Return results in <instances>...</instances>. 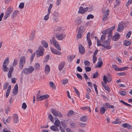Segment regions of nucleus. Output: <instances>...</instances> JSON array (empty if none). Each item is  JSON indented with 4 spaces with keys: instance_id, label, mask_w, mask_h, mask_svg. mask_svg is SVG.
<instances>
[{
    "instance_id": "62",
    "label": "nucleus",
    "mask_w": 132,
    "mask_h": 132,
    "mask_svg": "<svg viewBox=\"0 0 132 132\" xmlns=\"http://www.w3.org/2000/svg\"><path fill=\"white\" fill-rule=\"evenodd\" d=\"M10 108L9 107H7V108L6 109L5 111V113L6 114H7L10 111Z\"/></svg>"
},
{
    "instance_id": "61",
    "label": "nucleus",
    "mask_w": 132,
    "mask_h": 132,
    "mask_svg": "<svg viewBox=\"0 0 132 132\" xmlns=\"http://www.w3.org/2000/svg\"><path fill=\"white\" fill-rule=\"evenodd\" d=\"M132 3V0H129L126 3V6H127Z\"/></svg>"
},
{
    "instance_id": "10",
    "label": "nucleus",
    "mask_w": 132,
    "mask_h": 132,
    "mask_svg": "<svg viewBox=\"0 0 132 132\" xmlns=\"http://www.w3.org/2000/svg\"><path fill=\"white\" fill-rule=\"evenodd\" d=\"M79 51L81 54H84L85 52V49L84 46L81 44L79 46Z\"/></svg>"
},
{
    "instance_id": "32",
    "label": "nucleus",
    "mask_w": 132,
    "mask_h": 132,
    "mask_svg": "<svg viewBox=\"0 0 132 132\" xmlns=\"http://www.w3.org/2000/svg\"><path fill=\"white\" fill-rule=\"evenodd\" d=\"M103 86L104 87V88L106 90H107L108 92H110V89L109 88V87L108 86L106 85L105 84H103Z\"/></svg>"
},
{
    "instance_id": "31",
    "label": "nucleus",
    "mask_w": 132,
    "mask_h": 132,
    "mask_svg": "<svg viewBox=\"0 0 132 132\" xmlns=\"http://www.w3.org/2000/svg\"><path fill=\"white\" fill-rule=\"evenodd\" d=\"M84 30L85 28L83 26H81L79 28L78 32L82 33L84 31Z\"/></svg>"
},
{
    "instance_id": "42",
    "label": "nucleus",
    "mask_w": 132,
    "mask_h": 132,
    "mask_svg": "<svg viewBox=\"0 0 132 132\" xmlns=\"http://www.w3.org/2000/svg\"><path fill=\"white\" fill-rule=\"evenodd\" d=\"M43 96V95L39 96L37 98V100L38 101H41L44 100Z\"/></svg>"
},
{
    "instance_id": "59",
    "label": "nucleus",
    "mask_w": 132,
    "mask_h": 132,
    "mask_svg": "<svg viewBox=\"0 0 132 132\" xmlns=\"http://www.w3.org/2000/svg\"><path fill=\"white\" fill-rule=\"evenodd\" d=\"M97 57L95 56H93V63H95Z\"/></svg>"
},
{
    "instance_id": "47",
    "label": "nucleus",
    "mask_w": 132,
    "mask_h": 132,
    "mask_svg": "<svg viewBox=\"0 0 132 132\" xmlns=\"http://www.w3.org/2000/svg\"><path fill=\"white\" fill-rule=\"evenodd\" d=\"M53 4H50V6L49 7V8L48 10V12L49 13H51V10L53 7Z\"/></svg>"
},
{
    "instance_id": "26",
    "label": "nucleus",
    "mask_w": 132,
    "mask_h": 132,
    "mask_svg": "<svg viewBox=\"0 0 132 132\" xmlns=\"http://www.w3.org/2000/svg\"><path fill=\"white\" fill-rule=\"evenodd\" d=\"M13 11V9L11 7H9L7 9V11L6 13L10 15V14Z\"/></svg>"
},
{
    "instance_id": "33",
    "label": "nucleus",
    "mask_w": 132,
    "mask_h": 132,
    "mask_svg": "<svg viewBox=\"0 0 132 132\" xmlns=\"http://www.w3.org/2000/svg\"><path fill=\"white\" fill-rule=\"evenodd\" d=\"M18 63V59L15 58L14 60L13 63V65L14 67Z\"/></svg>"
},
{
    "instance_id": "6",
    "label": "nucleus",
    "mask_w": 132,
    "mask_h": 132,
    "mask_svg": "<svg viewBox=\"0 0 132 132\" xmlns=\"http://www.w3.org/2000/svg\"><path fill=\"white\" fill-rule=\"evenodd\" d=\"M125 24L123 22H120L118 25L117 31L119 32L121 31L124 29Z\"/></svg>"
},
{
    "instance_id": "18",
    "label": "nucleus",
    "mask_w": 132,
    "mask_h": 132,
    "mask_svg": "<svg viewBox=\"0 0 132 132\" xmlns=\"http://www.w3.org/2000/svg\"><path fill=\"white\" fill-rule=\"evenodd\" d=\"M122 126L124 128H126L129 129H132V126L127 123H125L122 124Z\"/></svg>"
},
{
    "instance_id": "48",
    "label": "nucleus",
    "mask_w": 132,
    "mask_h": 132,
    "mask_svg": "<svg viewBox=\"0 0 132 132\" xmlns=\"http://www.w3.org/2000/svg\"><path fill=\"white\" fill-rule=\"evenodd\" d=\"M98 73L97 72H96L94 74V75L93 76V78H97L98 77Z\"/></svg>"
},
{
    "instance_id": "53",
    "label": "nucleus",
    "mask_w": 132,
    "mask_h": 132,
    "mask_svg": "<svg viewBox=\"0 0 132 132\" xmlns=\"http://www.w3.org/2000/svg\"><path fill=\"white\" fill-rule=\"evenodd\" d=\"M112 67L116 71H118V68H117V66L115 65H112Z\"/></svg>"
},
{
    "instance_id": "55",
    "label": "nucleus",
    "mask_w": 132,
    "mask_h": 132,
    "mask_svg": "<svg viewBox=\"0 0 132 132\" xmlns=\"http://www.w3.org/2000/svg\"><path fill=\"white\" fill-rule=\"evenodd\" d=\"M84 77L86 80H89V79L88 77L87 76L86 74L85 73H84Z\"/></svg>"
},
{
    "instance_id": "39",
    "label": "nucleus",
    "mask_w": 132,
    "mask_h": 132,
    "mask_svg": "<svg viewBox=\"0 0 132 132\" xmlns=\"http://www.w3.org/2000/svg\"><path fill=\"white\" fill-rule=\"evenodd\" d=\"M45 70L49 72L50 70V68L49 66L48 65H46L45 68Z\"/></svg>"
},
{
    "instance_id": "38",
    "label": "nucleus",
    "mask_w": 132,
    "mask_h": 132,
    "mask_svg": "<svg viewBox=\"0 0 132 132\" xmlns=\"http://www.w3.org/2000/svg\"><path fill=\"white\" fill-rule=\"evenodd\" d=\"M131 44V42L125 40L124 42V44L125 46H127L130 45Z\"/></svg>"
},
{
    "instance_id": "2",
    "label": "nucleus",
    "mask_w": 132,
    "mask_h": 132,
    "mask_svg": "<svg viewBox=\"0 0 132 132\" xmlns=\"http://www.w3.org/2000/svg\"><path fill=\"white\" fill-rule=\"evenodd\" d=\"M44 50V48L42 46H40L39 47L38 50L36 51V56L37 57L43 55Z\"/></svg>"
},
{
    "instance_id": "43",
    "label": "nucleus",
    "mask_w": 132,
    "mask_h": 132,
    "mask_svg": "<svg viewBox=\"0 0 132 132\" xmlns=\"http://www.w3.org/2000/svg\"><path fill=\"white\" fill-rule=\"evenodd\" d=\"M50 13L48 12V13L47 15H45L44 17V19L45 20H47L49 18V15Z\"/></svg>"
},
{
    "instance_id": "37",
    "label": "nucleus",
    "mask_w": 132,
    "mask_h": 132,
    "mask_svg": "<svg viewBox=\"0 0 132 132\" xmlns=\"http://www.w3.org/2000/svg\"><path fill=\"white\" fill-rule=\"evenodd\" d=\"M3 70L4 71H7L9 69V68L5 64H3Z\"/></svg>"
},
{
    "instance_id": "15",
    "label": "nucleus",
    "mask_w": 132,
    "mask_h": 132,
    "mask_svg": "<svg viewBox=\"0 0 132 132\" xmlns=\"http://www.w3.org/2000/svg\"><path fill=\"white\" fill-rule=\"evenodd\" d=\"M120 36V35L119 34H117L113 36L112 37L111 39L114 41H117L119 39Z\"/></svg>"
},
{
    "instance_id": "52",
    "label": "nucleus",
    "mask_w": 132,
    "mask_h": 132,
    "mask_svg": "<svg viewBox=\"0 0 132 132\" xmlns=\"http://www.w3.org/2000/svg\"><path fill=\"white\" fill-rule=\"evenodd\" d=\"M9 62V59L8 57H7L4 62L3 64H5L6 63H8Z\"/></svg>"
},
{
    "instance_id": "57",
    "label": "nucleus",
    "mask_w": 132,
    "mask_h": 132,
    "mask_svg": "<svg viewBox=\"0 0 132 132\" xmlns=\"http://www.w3.org/2000/svg\"><path fill=\"white\" fill-rule=\"evenodd\" d=\"M27 105L26 103H23L22 105V108L24 109H26L27 108Z\"/></svg>"
},
{
    "instance_id": "16",
    "label": "nucleus",
    "mask_w": 132,
    "mask_h": 132,
    "mask_svg": "<svg viewBox=\"0 0 132 132\" xmlns=\"http://www.w3.org/2000/svg\"><path fill=\"white\" fill-rule=\"evenodd\" d=\"M65 63L64 61H62L60 63L59 65L58 69L59 70L61 71V70L64 68Z\"/></svg>"
},
{
    "instance_id": "24",
    "label": "nucleus",
    "mask_w": 132,
    "mask_h": 132,
    "mask_svg": "<svg viewBox=\"0 0 132 132\" xmlns=\"http://www.w3.org/2000/svg\"><path fill=\"white\" fill-rule=\"evenodd\" d=\"M19 13V12L18 10H16L12 14L11 17L14 18Z\"/></svg>"
},
{
    "instance_id": "1",
    "label": "nucleus",
    "mask_w": 132,
    "mask_h": 132,
    "mask_svg": "<svg viewBox=\"0 0 132 132\" xmlns=\"http://www.w3.org/2000/svg\"><path fill=\"white\" fill-rule=\"evenodd\" d=\"M51 44H53L55 47L58 50H61V48L59 44L57 42L54 37H53L50 40Z\"/></svg>"
},
{
    "instance_id": "19",
    "label": "nucleus",
    "mask_w": 132,
    "mask_h": 132,
    "mask_svg": "<svg viewBox=\"0 0 132 132\" xmlns=\"http://www.w3.org/2000/svg\"><path fill=\"white\" fill-rule=\"evenodd\" d=\"M55 121L54 123V125L57 127L59 126V125L61 122L57 118H55Z\"/></svg>"
},
{
    "instance_id": "49",
    "label": "nucleus",
    "mask_w": 132,
    "mask_h": 132,
    "mask_svg": "<svg viewBox=\"0 0 132 132\" xmlns=\"http://www.w3.org/2000/svg\"><path fill=\"white\" fill-rule=\"evenodd\" d=\"M85 64L86 66H88L90 65L89 62L87 60H85L84 61Z\"/></svg>"
},
{
    "instance_id": "58",
    "label": "nucleus",
    "mask_w": 132,
    "mask_h": 132,
    "mask_svg": "<svg viewBox=\"0 0 132 132\" xmlns=\"http://www.w3.org/2000/svg\"><path fill=\"white\" fill-rule=\"evenodd\" d=\"M35 36V34H31L30 35V39L31 40H33Z\"/></svg>"
},
{
    "instance_id": "25",
    "label": "nucleus",
    "mask_w": 132,
    "mask_h": 132,
    "mask_svg": "<svg viewBox=\"0 0 132 132\" xmlns=\"http://www.w3.org/2000/svg\"><path fill=\"white\" fill-rule=\"evenodd\" d=\"M87 117L86 116H83L80 118L81 121L83 122H86L87 120Z\"/></svg>"
},
{
    "instance_id": "35",
    "label": "nucleus",
    "mask_w": 132,
    "mask_h": 132,
    "mask_svg": "<svg viewBox=\"0 0 132 132\" xmlns=\"http://www.w3.org/2000/svg\"><path fill=\"white\" fill-rule=\"evenodd\" d=\"M49 85L50 86L52 87L54 89L55 88V85L53 82L50 81L49 82Z\"/></svg>"
},
{
    "instance_id": "21",
    "label": "nucleus",
    "mask_w": 132,
    "mask_h": 132,
    "mask_svg": "<svg viewBox=\"0 0 132 132\" xmlns=\"http://www.w3.org/2000/svg\"><path fill=\"white\" fill-rule=\"evenodd\" d=\"M112 31L111 30V29L109 28L108 29L103 30V31L102 32V33L103 34H105V35H106L107 34H109L111 33Z\"/></svg>"
},
{
    "instance_id": "17",
    "label": "nucleus",
    "mask_w": 132,
    "mask_h": 132,
    "mask_svg": "<svg viewBox=\"0 0 132 132\" xmlns=\"http://www.w3.org/2000/svg\"><path fill=\"white\" fill-rule=\"evenodd\" d=\"M90 33L89 32H88L87 35V40L88 43V46H90L92 45V43L90 38Z\"/></svg>"
},
{
    "instance_id": "3",
    "label": "nucleus",
    "mask_w": 132,
    "mask_h": 132,
    "mask_svg": "<svg viewBox=\"0 0 132 132\" xmlns=\"http://www.w3.org/2000/svg\"><path fill=\"white\" fill-rule=\"evenodd\" d=\"M25 57L24 56L20 57L19 61V68L20 69L22 70L23 68L24 65L25 64Z\"/></svg>"
},
{
    "instance_id": "41",
    "label": "nucleus",
    "mask_w": 132,
    "mask_h": 132,
    "mask_svg": "<svg viewBox=\"0 0 132 132\" xmlns=\"http://www.w3.org/2000/svg\"><path fill=\"white\" fill-rule=\"evenodd\" d=\"M48 117L51 121L53 122L54 120L53 118V117L51 114H48Z\"/></svg>"
},
{
    "instance_id": "56",
    "label": "nucleus",
    "mask_w": 132,
    "mask_h": 132,
    "mask_svg": "<svg viewBox=\"0 0 132 132\" xmlns=\"http://www.w3.org/2000/svg\"><path fill=\"white\" fill-rule=\"evenodd\" d=\"M8 85V84L7 83H6L4 85L3 87V89L4 90L6 89Z\"/></svg>"
},
{
    "instance_id": "45",
    "label": "nucleus",
    "mask_w": 132,
    "mask_h": 132,
    "mask_svg": "<svg viewBox=\"0 0 132 132\" xmlns=\"http://www.w3.org/2000/svg\"><path fill=\"white\" fill-rule=\"evenodd\" d=\"M61 123L63 127L65 129L67 126V124L62 121H61Z\"/></svg>"
},
{
    "instance_id": "11",
    "label": "nucleus",
    "mask_w": 132,
    "mask_h": 132,
    "mask_svg": "<svg viewBox=\"0 0 132 132\" xmlns=\"http://www.w3.org/2000/svg\"><path fill=\"white\" fill-rule=\"evenodd\" d=\"M65 36V35L64 34H61L56 35V37L58 40H62Z\"/></svg>"
},
{
    "instance_id": "27",
    "label": "nucleus",
    "mask_w": 132,
    "mask_h": 132,
    "mask_svg": "<svg viewBox=\"0 0 132 132\" xmlns=\"http://www.w3.org/2000/svg\"><path fill=\"white\" fill-rule=\"evenodd\" d=\"M75 55H69L67 57V59L70 61H71L75 58Z\"/></svg>"
},
{
    "instance_id": "7",
    "label": "nucleus",
    "mask_w": 132,
    "mask_h": 132,
    "mask_svg": "<svg viewBox=\"0 0 132 132\" xmlns=\"http://www.w3.org/2000/svg\"><path fill=\"white\" fill-rule=\"evenodd\" d=\"M51 111L53 115L55 116H59L60 117H61L62 116V114L60 112L55 109H52Z\"/></svg>"
},
{
    "instance_id": "8",
    "label": "nucleus",
    "mask_w": 132,
    "mask_h": 132,
    "mask_svg": "<svg viewBox=\"0 0 132 132\" xmlns=\"http://www.w3.org/2000/svg\"><path fill=\"white\" fill-rule=\"evenodd\" d=\"M88 9L89 8L88 7H86L84 9L81 6L79 8L78 13L81 14H83L86 12Z\"/></svg>"
},
{
    "instance_id": "29",
    "label": "nucleus",
    "mask_w": 132,
    "mask_h": 132,
    "mask_svg": "<svg viewBox=\"0 0 132 132\" xmlns=\"http://www.w3.org/2000/svg\"><path fill=\"white\" fill-rule=\"evenodd\" d=\"M106 37V35H105V34H103L101 35L100 38V40L103 43L105 40Z\"/></svg>"
},
{
    "instance_id": "51",
    "label": "nucleus",
    "mask_w": 132,
    "mask_h": 132,
    "mask_svg": "<svg viewBox=\"0 0 132 132\" xmlns=\"http://www.w3.org/2000/svg\"><path fill=\"white\" fill-rule=\"evenodd\" d=\"M94 16L92 14H90L88 15L87 18V19H89L90 18L93 19L94 18Z\"/></svg>"
},
{
    "instance_id": "23",
    "label": "nucleus",
    "mask_w": 132,
    "mask_h": 132,
    "mask_svg": "<svg viewBox=\"0 0 132 132\" xmlns=\"http://www.w3.org/2000/svg\"><path fill=\"white\" fill-rule=\"evenodd\" d=\"M106 111V107L103 106L101 108L100 112L101 114H103L104 113L105 111Z\"/></svg>"
},
{
    "instance_id": "36",
    "label": "nucleus",
    "mask_w": 132,
    "mask_h": 132,
    "mask_svg": "<svg viewBox=\"0 0 132 132\" xmlns=\"http://www.w3.org/2000/svg\"><path fill=\"white\" fill-rule=\"evenodd\" d=\"M97 63L98 64V65L97 66H96V68H101L102 65L103 64V63L102 61H100L99 62H98Z\"/></svg>"
},
{
    "instance_id": "14",
    "label": "nucleus",
    "mask_w": 132,
    "mask_h": 132,
    "mask_svg": "<svg viewBox=\"0 0 132 132\" xmlns=\"http://www.w3.org/2000/svg\"><path fill=\"white\" fill-rule=\"evenodd\" d=\"M109 10H107L105 11L103 18V20L104 21H105L106 20L109 14Z\"/></svg>"
},
{
    "instance_id": "50",
    "label": "nucleus",
    "mask_w": 132,
    "mask_h": 132,
    "mask_svg": "<svg viewBox=\"0 0 132 132\" xmlns=\"http://www.w3.org/2000/svg\"><path fill=\"white\" fill-rule=\"evenodd\" d=\"M35 53H34L31 55L30 59H31V62L34 59V58L35 56Z\"/></svg>"
},
{
    "instance_id": "20",
    "label": "nucleus",
    "mask_w": 132,
    "mask_h": 132,
    "mask_svg": "<svg viewBox=\"0 0 132 132\" xmlns=\"http://www.w3.org/2000/svg\"><path fill=\"white\" fill-rule=\"evenodd\" d=\"M50 129L52 131H59V129L57 128V127L54 125L52 126L50 128Z\"/></svg>"
},
{
    "instance_id": "63",
    "label": "nucleus",
    "mask_w": 132,
    "mask_h": 132,
    "mask_svg": "<svg viewBox=\"0 0 132 132\" xmlns=\"http://www.w3.org/2000/svg\"><path fill=\"white\" fill-rule=\"evenodd\" d=\"M24 4L23 3H21L20 4L19 7L21 9H22L23 8Z\"/></svg>"
},
{
    "instance_id": "30",
    "label": "nucleus",
    "mask_w": 132,
    "mask_h": 132,
    "mask_svg": "<svg viewBox=\"0 0 132 132\" xmlns=\"http://www.w3.org/2000/svg\"><path fill=\"white\" fill-rule=\"evenodd\" d=\"M41 43L44 46L45 48H47L48 46V43L46 42L45 40H43L42 41Z\"/></svg>"
},
{
    "instance_id": "44",
    "label": "nucleus",
    "mask_w": 132,
    "mask_h": 132,
    "mask_svg": "<svg viewBox=\"0 0 132 132\" xmlns=\"http://www.w3.org/2000/svg\"><path fill=\"white\" fill-rule=\"evenodd\" d=\"M82 33L78 32V34L77 35V38L78 39L80 38L82 36Z\"/></svg>"
},
{
    "instance_id": "40",
    "label": "nucleus",
    "mask_w": 132,
    "mask_h": 132,
    "mask_svg": "<svg viewBox=\"0 0 132 132\" xmlns=\"http://www.w3.org/2000/svg\"><path fill=\"white\" fill-rule=\"evenodd\" d=\"M105 104L108 106V107L109 108H113L114 106L113 105H111L109 104V103H105Z\"/></svg>"
},
{
    "instance_id": "28",
    "label": "nucleus",
    "mask_w": 132,
    "mask_h": 132,
    "mask_svg": "<svg viewBox=\"0 0 132 132\" xmlns=\"http://www.w3.org/2000/svg\"><path fill=\"white\" fill-rule=\"evenodd\" d=\"M80 109L83 110H88L89 112H91V111L90 108L86 106L85 107H82Z\"/></svg>"
},
{
    "instance_id": "9",
    "label": "nucleus",
    "mask_w": 132,
    "mask_h": 132,
    "mask_svg": "<svg viewBox=\"0 0 132 132\" xmlns=\"http://www.w3.org/2000/svg\"><path fill=\"white\" fill-rule=\"evenodd\" d=\"M50 50L52 53L54 54L58 55H60L61 54V53L60 51H57L52 47H50Z\"/></svg>"
},
{
    "instance_id": "12",
    "label": "nucleus",
    "mask_w": 132,
    "mask_h": 132,
    "mask_svg": "<svg viewBox=\"0 0 132 132\" xmlns=\"http://www.w3.org/2000/svg\"><path fill=\"white\" fill-rule=\"evenodd\" d=\"M13 123L14 124L17 123L19 120L18 115L16 114H14L13 116Z\"/></svg>"
},
{
    "instance_id": "46",
    "label": "nucleus",
    "mask_w": 132,
    "mask_h": 132,
    "mask_svg": "<svg viewBox=\"0 0 132 132\" xmlns=\"http://www.w3.org/2000/svg\"><path fill=\"white\" fill-rule=\"evenodd\" d=\"M74 112L72 110H71L70 111L68 114V117H70L71 115L73 114Z\"/></svg>"
},
{
    "instance_id": "4",
    "label": "nucleus",
    "mask_w": 132,
    "mask_h": 132,
    "mask_svg": "<svg viewBox=\"0 0 132 132\" xmlns=\"http://www.w3.org/2000/svg\"><path fill=\"white\" fill-rule=\"evenodd\" d=\"M34 70V68L32 66L29 68H25L23 69L24 73L26 75H28L32 72Z\"/></svg>"
},
{
    "instance_id": "34",
    "label": "nucleus",
    "mask_w": 132,
    "mask_h": 132,
    "mask_svg": "<svg viewBox=\"0 0 132 132\" xmlns=\"http://www.w3.org/2000/svg\"><path fill=\"white\" fill-rule=\"evenodd\" d=\"M73 88L75 90V92L76 94L79 97L80 96V94L79 93L78 90L75 87H73Z\"/></svg>"
},
{
    "instance_id": "54",
    "label": "nucleus",
    "mask_w": 132,
    "mask_h": 132,
    "mask_svg": "<svg viewBox=\"0 0 132 132\" xmlns=\"http://www.w3.org/2000/svg\"><path fill=\"white\" fill-rule=\"evenodd\" d=\"M93 85H94L95 91L96 92V94H97L98 92L97 89V86L94 84H93Z\"/></svg>"
},
{
    "instance_id": "64",
    "label": "nucleus",
    "mask_w": 132,
    "mask_h": 132,
    "mask_svg": "<svg viewBox=\"0 0 132 132\" xmlns=\"http://www.w3.org/2000/svg\"><path fill=\"white\" fill-rule=\"evenodd\" d=\"M77 76L78 78L80 79L81 80H82V76L80 74L77 73Z\"/></svg>"
},
{
    "instance_id": "13",
    "label": "nucleus",
    "mask_w": 132,
    "mask_h": 132,
    "mask_svg": "<svg viewBox=\"0 0 132 132\" xmlns=\"http://www.w3.org/2000/svg\"><path fill=\"white\" fill-rule=\"evenodd\" d=\"M18 86L17 84H16L12 92L13 94L14 95H16L18 92Z\"/></svg>"
},
{
    "instance_id": "5",
    "label": "nucleus",
    "mask_w": 132,
    "mask_h": 132,
    "mask_svg": "<svg viewBox=\"0 0 132 132\" xmlns=\"http://www.w3.org/2000/svg\"><path fill=\"white\" fill-rule=\"evenodd\" d=\"M110 40H107L104 43L103 47H104L106 49L108 50L110 49L111 48V47L110 46Z\"/></svg>"
},
{
    "instance_id": "60",
    "label": "nucleus",
    "mask_w": 132,
    "mask_h": 132,
    "mask_svg": "<svg viewBox=\"0 0 132 132\" xmlns=\"http://www.w3.org/2000/svg\"><path fill=\"white\" fill-rule=\"evenodd\" d=\"M85 70L86 72H89L91 71V68L90 67H87L85 68Z\"/></svg>"
},
{
    "instance_id": "22",
    "label": "nucleus",
    "mask_w": 132,
    "mask_h": 132,
    "mask_svg": "<svg viewBox=\"0 0 132 132\" xmlns=\"http://www.w3.org/2000/svg\"><path fill=\"white\" fill-rule=\"evenodd\" d=\"M81 20L80 18H78L76 19L75 20V24L76 26H78L81 23Z\"/></svg>"
}]
</instances>
